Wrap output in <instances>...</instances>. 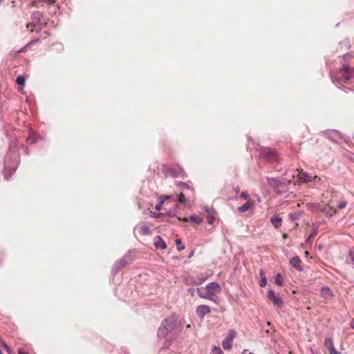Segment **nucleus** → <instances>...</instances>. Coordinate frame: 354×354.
<instances>
[{"instance_id": "f257e3e1", "label": "nucleus", "mask_w": 354, "mask_h": 354, "mask_svg": "<svg viewBox=\"0 0 354 354\" xmlns=\"http://www.w3.org/2000/svg\"><path fill=\"white\" fill-rule=\"evenodd\" d=\"M18 164L19 156L17 153H13L8 154L5 158V175H8L10 176L12 175L15 172Z\"/></svg>"}, {"instance_id": "f03ea898", "label": "nucleus", "mask_w": 354, "mask_h": 354, "mask_svg": "<svg viewBox=\"0 0 354 354\" xmlns=\"http://www.w3.org/2000/svg\"><path fill=\"white\" fill-rule=\"evenodd\" d=\"M176 185L179 187L181 191L178 195L174 196V201H178L180 203L186 204L187 201L185 197V194L183 192L184 190H187L191 193L194 192V189L187 183L185 182H177Z\"/></svg>"}, {"instance_id": "7ed1b4c3", "label": "nucleus", "mask_w": 354, "mask_h": 354, "mask_svg": "<svg viewBox=\"0 0 354 354\" xmlns=\"http://www.w3.org/2000/svg\"><path fill=\"white\" fill-rule=\"evenodd\" d=\"M208 296V300L216 303V295L220 293L221 288L220 285L216 282H211L204 287Z\"/></svg>"}, {"instance_id": "20e7f679", "label": "nucleus", "mask_w": 354, "mask_h": 354, "mask_svg": "<svg viewBox=\"0 0 354 354\" xmlns=\"http://www.w3.org/2000/svg\"><path fill=\"white\" fill-rule=\"evenodd\" d=\"M342 80L344 82H348L350 80H354V68L350 67V66L346 62L342 63V67L339 69Z\"/></svg>"}, {"instance_id": "39448f33", "label": "nucleus", "mask_w": 354, "mask_h": 354, "mask_svg": "<svg viewBox=\"0 0 354 354\" xmlns=\"http://www.w3.org/2000/svg\"><path fill=\"white\" fill-rule=\"evenodd\" d=\"M259 151L262 158L269 161H275L277 159V153L274 149L261 147Z\"/></svg>"}, {"instance_id": "423d86ee", "label": "nucleus", "mask_w": 354, "mask_h": 354, "mask_svg": "<svg viewBox=\"0 0 354 354\" xmlns=\"http://www.w3.org/2000/svg\"><path fill=\"white\" fill-rule=\"evenodd\" d=\"M177 323V317L173 315L167 317L162 322L161 325L165 327L167 330L171 332L175 328Z\"/></svg>"}, {"instance_id": "0eeeda50", "label": "nucleus", "mask_w": 354, "mask_h": 354, "mask_svg": "<svg viewBox=\"0 0 354 354\" xmlns=\"http://www.w3.org/2000/svg\"><path fill=\"white\" fill-rule=\"evenodd\" d=\"M236 333L234 330L228 331L227 337L222 342L223 348L225 350H230L232 346V341L235 337Z\"/></svg>"}, {"instance_id": "6e6552de", "label": "nucleus", "mask_w": 354, "mask_h": 354, "mask_svg": "<svg viewBox=\"0 0 354 354\" xmlns=\"http://www.w3.org/2000/svg\"><path fill=\"white\" fill-rule=\"evenodd\" d=\"M268 297L274 306L279 308H281L283 306V301L281 298L278 295H276L273 290H269Z\"/></svg>"}, {"instance_id": "1a4fd4ad", "label": "nucleus", "mask_w": 354, "mask_h": 354, "mask_svg": "<svg viewBox=\"0 0 354 354\" xmlns=\"http://www.w3.org/2000/svg\"><path fill=\"white\" fill-rule=\"evenodd\" d=\"M210 312V308L207 305H200L196 309V313L200 319H203L205 315Z\"/></svg>"}, {"instance_id": "9d476101", "label": "nucleus", "mask_w": 354, "mask_h": 354, "mask_svg": "<svg viewBox=\"0 0 354 354\" xmlns=\"http://www.w3.org/2000/svg\"><path fill=\"white\" fill-rule=\"evenodd\" d=\"M324 346L329 351L330 354H341L340 352L337 351L334 347L333 342L331 338H326Z\"/></svg>"}, {"instance_id": "9b49d317", "label": "nucleus", "mask_w": 354, "mask_h": 354, "mask_svg": "<svg viewBox=\"0 0 354 354\" xmlns=\"http://www.w3.org/2000/svg\"><path fill=\"white\" fill-rule=\"evenodd\" d=\"M321 296L325 300L330 301L333 297V293L332 290L328 287H323L321 289Z\"/></svg>"}, {"instance_id": "f8f14e48", "label": "nucleus", "mask_w": 354, "mask_h": 354, "mask_svg": "<svg viewBox=\"0 0 354 354\" xmlns=\"http://www.w3.org/2000/svg\"><path fill=\"white\" fill-rule=\"evenodd\" d=\"M301 262V259L298 256H295L290 260V264L298 271L302 270V268L300 266Z\"/></svg>"}, {"instance_id": "ddd939ff", "label": "nucleus", "mask_w": 354, "mask_h": 354, "mask_svg": "<svg viewBox=\"0 0 354 354\" xmlns=\"http://www.w3.org/2000/svg\"><path fill=\"white\" fill-rule=\"evenodd\" d=\"M298 180L302 183H308L312 181V177L308 173L304 171H299L297 175Z\"/></svg>"}, {"instance_id": "4468645a", "label": "nucleus", "mask_w": 354, "mask_h": 354, "mask_svg": "<svg viewBox=\"0 0 354 354\" xmlns=\"http://www.w3.org/2000/svg\"><path fill=\"white\" fill-rule=\"evenodd\" d=\"M127 265V261L126 259L122 258L118 261L115 262V264L113 266V272H118L122 268H124Z\"/></svg>"}, {"instance_id": "2eb2a0df", "label": "nucleus", "mask_w": 354, "mask_h": 354, "mask_svg": "<svg viewBox=\"0 0 354 354\" xmlns=\"http://www.w3.org/2000/svg\"><path fill=\"white\" fill-rule=\"evenodd\" d=\"M154 245L157 249L165 250L167 248L166 243L160 236H155Z\"/></svg>"}, {"instance_id": "dca6fc26", "label": "nucleus", "mask_w": 354, "mask_h": 354, "mask_svg": "<svg viewBox=\"0 0 354 354\" xmlns=\"http://www.w3.org/2000/svg\"><path fill=\"white\" fill-rule=\"evenodd\" d=\"M169 198H171L174 201V196H162L159 198L158 204L155 207L156 210L159 211L162 209V205L165 201Z\"/></svg>"}, {"instance_id": "f3484780", "label": "nucleus", "mask_w": 354, "mask_h": 354, "mask_svg": "<svg viewBox=\"0 0 354 354\" xmlns=\"http://www.w3.org/2000/svg\"><path fill=\"white\" fill-rule=\"evenodd\" d=\"M270 222L274 226L275 228H279V227L281 226L282 219L281 218L277 216H274L271 217Z\"/></svg>"}, {"instance_id": "a211bd4d", "label": "nucleus", "mask_w": 354, "mask_h": 354, "mask_svg": "<svg viewBox=\"0 0 354 354\" xmlns=\"http://www.w3.org/2000/svg\"><path fill=\"white\" fill-rule=\"evenodd\" d=\"M170 331L167 330L165 327H163L162 325L159 327L158 330V337L164 338L165 337Z\"/></svg>"}, {"instance_id": "6ab92c4d", "label": "nucleus", "mask_w": 354, "mask_h": 354, "mask_svg": "<svg viewBox=\"0 0 354 354\" xmlns=\"http://www.w3.org/2000/svg\"><path fill=\"white\" fill-rule=\"evenodd\" d=\"M197 294L199 297L208 299V296L207 295V292L204 287L197 288Z\"/></svg>"}, {"instance_id": "aec40b11", "label": "nucleus", "mask_w": 354, "mask_h": 354, "mask_svg": "<svg viewBox=\"0 0 354 354\" xmlns=\"http://www.w3.org/2000/svg\"><path fill=\"white\" fill-rule=\"evenodd\" d=\"M252 205V203L250 201H247L243 205L238 207V210L240 212H247Z\"/></svg>"}, {"instance_id": "412c9836", "label": "nucleus", "mask_w": 354, "mask_h": 354, "mask_svg": "<svg viewBox=\"0 0 354 354\" xmlns=\"http://www.w3.org/2000/svg\"><path fill=\"white\" fill-rule=\"evenodd\" d=\"M140 232L143 236L149 235L151 232L150 228L147 225H143L140 228Z\"/></svg>"}, {"instance_id": "4be33fe9", "label": "nucleus", "mask_w": 354, "mask_h": 354, "mask_svg": "<svg viewBox=\"0 0 354 354\" xmlns=\"http://www.w3.org/2000/svg\"><path fill=\"white\" fill-rule=\"evenodd\" d=\"M185 283L187 286H197L196 279H194V277H187L185 280Z\"/></svg>"}, {"instance_id": "5701e85b", "label": "nucleus", "mask_w": 354, "mask_h": 354, "mask_svg": "<svg viewBox=\"0 0 354 354\" xmlns=\"http://www.w3.org/2000/svg\"><path fill=\"white\" fill-rule=\"evenodd\" d=\"M260 275H261V281H260L259 286L261 287H264V286H266V285L267 283L266 277L264 273L262 271H261Z\"/></svg>"}, {"instance_id": "b1692460", "label": "nucleus", "mask_w": 354, "mask_h": 354, "mask_svg": "<svg viewBox=\"0 0 354 354\" xmlns=\"http://www.w3.org/2000/svg\"><path fill=\"white\" fill-rule=\"evenodd\" d=\"M189 220L192 222L197 223V224H200L203 221V219L201 217H199L198 216H194V215H192L189 217Z\"/></svg>"}, {"instance_id": "393cba45", "label": "nucleus", "mask_w": 354, "mask_h": 354, "mask_svg": "<svg viewBox=\"0 0 354 354\" xmlns=\"http://www.w3.org/2000/svg\"><path fill=\"white\" fill-rule=\"evenodd\" d=\"M41 17H42V15H41V13L40 12H35L32 14V19L35 21H37L38 23L40 21V19H41Z\"/></svg>"}, {"instance_id": "a878e982", "label": "nucleus", "mask_w": 354, "mask_h": 354, "mask_svg": "<svg viewBox=\"0 0 354 354\" xmlns=\"http://www.w3.org/2000/svg\"><path fill=\"white\" fill-rule=\"evenodd\" d=\"M206 211L209 213V217H208V221H207L208 223L210 225H212L215 221V217L214 216V214L207 209H206Z\"/></svg>"}, {"instance_id": "bb28decb", "label": "nucleus", "mask_w": 354, "mask_h": 354, "mask_svg": "<svg viewBox=\"0 0 354 354\" xmlns=\"http://www.w3.org/2000/svg\"><path fill=\"white\" fill-rule=\"evenodd\" d=\"M177 250L178 251H182L185 249V246L183 245L182 241L180 239H178L175 241Z\"/></svg>"}, {"instance_id": "cd10ccee", "label": "nucleus", "mask_w": 354, "mask_h": 354, "mask_svg": "<svg viewBox=\"0 0 354 354\" xmlns=\"http://www.w3.org/2000/svg\"><path fill=\"white\" fill-rule=\"evenodd\" d=\"M209 276V275L208 274V275H205V276L198 277L196 279L197 286H199V285L202 284L205 281H206L208 279Z\"/></svg>"}, {"instance_id": "c85d7f7f", "label": "nucleus", "mask_w": 354, "mask_h": 354, "mask_svg": "<svg viewBox=\"0 0 354 354\" xmlns=\"http://www.w3.org/2000/svg\"><path fill=\"white\" fill-rule=\"evenodd\" d=\"M25 77L24 76H18L16 79V82L18 85L24 86L25 84Z\"/></svg>"}, {"instance_id": "c756f323", "label": "nucleus", "mask_w": 354, "mask_h": 354, "mask_svg": "<svg viewBox=\"0 0 354 354\" xmlns=\"http://www.w3.org/2000/svg\"><path fill=\"white\" fill-rule=\"evenodd\" d=\"M346 261L348 263H351L354 266V252L349 253Z\"/></svg>"}, {"instance_id": "7c9ffc66", "label": "nucleus", "mask_w": 354, "mask_h": 354, "mask_svg": "<svg viewBox=\"0 0 354 354\" xmlns=\"http://www.w3.org/2000/svg\"><path fill=\"white\" fill-rule=\"evenodd\" d=\"M275 283L279 286L283 285V277L281 274H277L275 277Z\"/></svg>"}, {"instance_id": "2f4dec72", "label": "nucleus", "mask_w": 354, "mask_h": 354, "mask_svg": "<svg viewBox=\"0 0 354 354\" xmlns=\"http://www.w3.org/2000/svg\"><path fill=\"white\" fill-rule=\"evenodd\" d=\"M178 208V205H176L174 209H169L167 212V214L169 216H174L176 214V209Z\"/></svg>"}, {"instance_id": "473e14b6", "label": "nucleus", "mask_w": 354, "mask_h": 354, "mask_svg": "<svg viewBox=\"0 0 354 354\" xmlns=\"http://www.w3.org/2000/svg\"><path fill=\"white\" fill-rule=\"evenodd\" d=\"M268 183L271 186H277L278 185V180L276 178H268Z\"/></svg>"}, {"instance_id": "72a5a7b5", "label": "nucleus", "mask_w": 354, "mask_h": 354, "mask_svg": "<svg viewBox=\"0 0 354 354\" xmlns=\"http://www.w3.org/2000/svg\"><path fill=\"white\" fill-rule=\"evenodd\" d=\"M212 354H223V351L219 346H214L212 351Z\"/></svg>"}, {"instance_id": "f704fd0d", "label": "nucleus", "mask_w": 354, "mask_h": 354, "mask_svg": "<svg viewBox=\"0 0 354 354\" xmlns=\"http://www.w3.org/2000/svg\"><path fill=\"white\" fill-rule=\"evenodd\" d=\"M171 175L173 177H176V176L184 177L185 176V172L183 169H180L178 174H174L173 172H171Z\"/></svg>"}, {"instance_id": "c9c22d12", "label": "nucleus", "mask_w": 354, "mask_h": 354, "mask_svg": "<svg viewBox=\"0 0 354 354\" xmlns=\"http://www.w3.org/2000/svg\"><path fill=\"white\" fill-rule=\"evenodd\" d=\"M311 182H313L315 184H319L322 183V180L319 177L315 176L314 177H312Z\"/></svg>"}, {"instance_id": "e433bc0d", "label": "nucleus", "mask_w": 354, "mask_h": 354, "mask_svg": "<svg viewBox=\"0 0 354 354\" xmlns=\"http://www.w3.org/2000/svg\"><path fill=\"white\" fill-rule=\"evenodd\" d=\"M2 346L6 349V351H8V353L9 354L12 353V351H11L10 348L8 346V345L5 342H2Z\"/></svg>"}, {"instance_id": "4c0bfd02", "label": "nucleus", "mask_w": 354, "mask_h": 354, "mask_svg": "<svg viewBox=\"0 0 354 354\" xmlns=\"http://www.w3.org/2000/svg\"><path fill=\"white\" fill-rule=\"evenodd\" d=\"M346 206V202H345V201H340V202L338 203V208H339V209H343V208H344Z\"/></svg>"}, {"instance_id": "58836bf2", "label": "nucleus", "mask_w": 354, "mask_h": 354, "mask_svg": "<svg viewBox=\"0 0 354 354\" xmlns=\"http://www.w3.org/2000/svg\"><path fill=\"white\" fill-rule=\"evenodd\" d=\"M38 41H39V39H35L31 40L30 42H28V43L26 45V47L30 46H32V44H36V43H37V42H38Z\"/></svg>"}, {"instance_id": "ea45409f", "label": "nucleus", "mask_w": 354, "mask_h": 354, "mask_svg": "<svg viewBox=\"0 0 354 354\" xmlns=\"http://www.w3.org/2000/svg\"><path fill=\"white\" fill-rule=\"evenodd\" d=\"M310 209L312 210H315L317 209L318 205L317 203L308 204Z\"/></svg>"}, {"instance_id": "a19ab883", "label": "nucleus", "mask_w": 354, "mask_h": 354, "mask_svg": "<svg viewBox=\"0 0 354 354\" xmlns=\"http://www.w3.org/2000/svg\"><path fill=\"white\" fill-rule=\"evenodd\" d=\"M195 289L194 288H190L188 289V292L190 294V295L192 297H194L195 296Z\"/></svg>"}, {"instance_id": "79ce46f5", "label": "nucleus", "mask_w": 354, "mask_h": 354, "mask_svg": "<svg viewBox=\"0 0 354 354\" xmlns=\"http://www.w3.org/2000/svg\"><path fill=\"white\" fill-rule=\"evenodd\" d=\"M241 198L243 199H247L249 197V195L245 192H242L240 195Z\"/></svg>"}, {"instance_id": "37998d69", "label": "nucleus", "mask_w": 354, "mask_h": 354, "mask_svg": "<svg viewBox=\"0 0 354 354\" xmlns=\"http://www.w3.org/2000/svg\"><path fill=\"white\" fill-rule=\"evenodd\" d=\"M160 215H161V214H160V213H158V214L153 213L152 216L154 218H159L160 216Z\"/></svg>"}, {"instance_id": "c03bdc74", "label": "nucleus", "mask_w": 354, "mask_h": 354, "mask_svg": "<svg viewBox=\"0 0 354 354\" xmlns=\"http://www.w3.org/2000/svg\"><path fill=\"white\" fill-rule=\"evenodd\" d=\"M18 353L19 354H28V353L24 351L22 349H19L18 350Z\"/></svg>"}, {"instance_id": "a18cd8bd", "label": "nucleus", "mask_w": 354, "mask_h": 354, "mask_svg": "<svg viewBox=\"0 0 354 354\" xmlns=\"http://www.w3.org/2000/svg\"><path fill=\"white\" fill-rule=\"evenodd\" d=\"M178 220L179 221H188V218H181L180 217H179Z\"/></svg>"}, {"instance_id": "49530a36", "label": "nucleus", "mask_w": 354, "mask_h": 354, "mask_svg": "<svg viewBox=\"0 0 354 354\" xmlns=\"http://www.w3.org/2000/svg\"><path fill=\"white\" fill-rule=\"evenodd\" d=\"M194 254V252L193 250H192V251H191V252L189 253V254L188 257H189V258H191L192 257H193Z\"/></svg>"}, {"instance_id": "de8ad7c7", "label": "nucleus", "mask_w": 354, "mask_h": 354, "mask_svg": "<svg viewBox=\"0 0 354 354\" xmlns=\"http://www.w3.org/2000/svg\"><path fill=\"white\" fill-rule=\"evenodd\" d=\"M346 57H351V55H348V54H345V55H344L343 58H344V59L345 60V59H346Z\"/></svg>"}, {"instance_id": "09e8293b", "label": "nucleus", "mask_w": 354, "mask_h": 354, "mask_svg": "<svg viewBox=\"0 0 354 354\" xmlns=\"http://www.w3.org/2000/svg\"><path fill=\"white\" fill-rule=\"evenodd\" d=\"M351 327L354 329V319L351 322Z\"/></svg>"}, {"instance_id": "8fccbe9b", "label": "nucleus", "mask_w": 354, "mask_h": 354, "mask_svg": "<svg viewBox=\"0 0 354 354\" xmlns=\"http://www.w3.org/2000/svg\"><path fill=\"white\" fill-rule=\"evenodd\" d=\"M243 354H253L252 353H248L247 351H244Z\"/></svg>"}, {"instance_id": "3c124183", "label": "nucleus", "mask_w": 354, "mask_h": 354, "mask_svg": "<svg viewBox=\"0 0 354 354\" xmlns=\"http://www.w3.org/2000/svg\"><path fill=\"white\" fill-rule=\"evenodd\" d=\"M310 237H308V238L306 239V243H310Z\"/></svg>"}, {"instance_id": "603ef678", "label": "nucleus", "mask_w": 354, "mask_h": 354, "mask_svg": "<svg viewBox=\"0 0 354 354\" xmlns=\"http://www.w3.org/2000/svg\"><path fill=\"white\" fill-rule=\"evenodd\" d=\"M2 342H4V341L1 339V337H0V345H2Z\"/></svg>"}, {"instance_id": "864d4df0", "label": "nucleus", "mask_w": 354, "mask_h": 354, "mask_svg": "<svg viewBox=\"0 0 354 354\" xmlns=\"http://www.w3.org/2000/svg\"><path fill=\"white\" fill-rule=\"evenodd\" d=\"M283 238H286V237H287V234H284L283 235Z\"/></svg>"}, {"instance_id": "5fc2aeb1", "label": "nucleus", "mask_w": 354, "mask_h": 354, "mask_svg": "<svg viewBox=\"0 0 354 354\" xmlns=\"http://www.w3.org/2000/svg\"><path fill=\"white\" fill-rule=\"evenodd\" d=\"M313 234H311L308 237H310V239H311L313 237Z\"/></svg>"}, {"instance_id": "6e6d98bb", "label": "nucleus", "mask_w": 354, "mask_h": 354, "mask_svg": "<svg viewBox=\"0 0 354 354\" xmlns=\"http://www.w3.org/2000/svg\"><path fill=\"white\" fill-rule=\"evenodd\" d=\"M313 234H311L308 237H310V239H311L313 237Z\"/></svg>"}, {"instance_id": "4d7b16f0", "label": "nucleus", "mask_w": 354, "mask_h": 354, "mask_svg": "<svg viewBox=\"0 0 354 354\" xmlns=\"http://www.w3.org/2000/svg\"><path fill=\"white\" fill-rule=\"evenodd\" d=\"M190 327H191V326H190V325H189V324H188V325L187 326V328H190Z\"/></svg>"}, {"instance_id": "13d9d810", "label": "nucleus", "mask_w": 354, "mask_h": 354, "mask_svg": "<svg viewBox=\"0 0 354 354\" xmlns=\"http://www.w3.org/2000/svg\"><path fill=\"white\" fill-rule=\"evenodd\" d=\"M0 354H2V352H1V350H0Z\"/></svg>"}]
</instances>
